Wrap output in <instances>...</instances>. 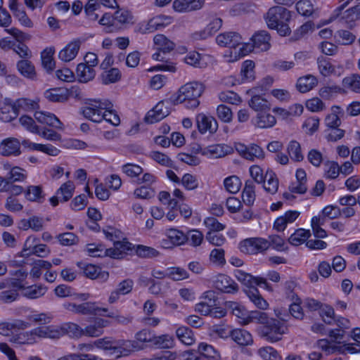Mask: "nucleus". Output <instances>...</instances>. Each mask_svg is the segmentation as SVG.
<instances>
[{
	"label": "nucleus",
	"instance_id": "nucleus-1",
	"mask_svg": "<svg viewBox=\"0 0 360 360\" xmlns=\"http://www.w3.org/2000/svg\"><path fill=\"white\" fill-rule=\"evenodd\" d=\"M112 107V103L108 100H94L82 108V113L92 122H100L105 120L113 126H118L120 118Z\"/></svg>",
	"mask_w": 360,
	"mask_h": 360
},
{
	"label": "nucleus",
	"instance_id": "nucleus-2",
	"mask_svg": "<svg viewBox=\"0 0 360 360\" xmlns=\"http://www.w3.org/2000/svg\"><path fill=\"white\" fill-rule=\"evenodd\" d=\"M252 317L260 324L257 330L259 335L269 342H276L282 339L287 327L281 321L270 318L267 314L260 311L253 312Z\"/></svg>",
	"mask_w": 360,
	"mask_h": 360
},
{
	"label": "nucleus",
	"instance_id": "nucleus-3",
	"mask_svg": "<svg viewBox=\"0 0 360 360\" xmlns=\"http://www.w3.org/2000/svg\"><path fill=\"white\" fill-rule=\"evenodd\" d=\"M205 90L202 83L191 82L182 86L178 91L174 103H182L188 109H195L200 105L199 98Z\"/></svg>",
	"mask_w": 360,
	"mask_h": 360
},
{
	"label": "nucleus",
	"instance_id": "nucleus-4",
	"mask_svg": "<svg viewBox=\"0 0 360 360\" xmlns=\"http://www.w3.org/2000/svg\"><path fill=\"white\" fill-rule=\"evenodd\" d=\"M153 41L156 46L157 51L153 54L152 58L155 60L166 62V63L155 65L153 69L155 70L174 72L176 70V66L173 63L166 60L165 55L174 49L175 44L163 34L155 35Z\"/></svg>",
	"mask_w": 360,
	"mask_h": 360
},
{
	"label": "nucleus",
	"instance_id": "nucleus-5",
	"mask_svg": "<svg viewBox=\"0 0 360 360\" xmlns=\"http://www.w3.org/2000/svg\"><path fill=\"white\" fill-rule=\"evenodd\" d=\"M342 2L333 10L328 20L323 22H354L360 20V4L347 8L350 2L349 1Z\"/></svg>",
	"mask_w": 360,
	"mask_h": 360
},
{
	"label": "nucleus",
	"instance_id": "nucleus-6",
	"mask_svg": "<svg viewBox=\"0 0 360 360\" xmlns=\"http://www.w3.org/2000/svg\"><path fill=\"white\" fill-rule=\"evenodd\" d=\"M270 35L266 31L257 32L250 39L251 43L243 44L240 53L244 56L254 50L266 51L270 49Z\"/></svg>",
	"mask_w": 360,
	"mask_h": 360
},
{
	"label": "nucleus",
	"instance_id": "nucleus-7",
	"mask_svg": "<svg viewBox=\"0 0 360 360\" xmlns=\"http://www.w3.org/2000/svg\"><path fill=\"white\" fill-rule=\"evenodd\" d=\"M10 24H0V26L6 27L5 32L11 34L16 39L18 42L13 47V51L17 53L22 60L30 59L32 56V53L29 47L23 43L24 41L29 40L30 37L21 32L16 28L7 29Z\"/></svg>",
	"mask_w": 360,
	"mask_h": 360
},
{
	"label": "nucleus",
	"instance_id": "nucleus-8",
	"mask_svg": "<svg viewBox=\"0 0 360 360\" xmlns=\"http://www.w3.org/2000/svg\"><path fill=\"white\" fill-rule=\"evenodd\" d=\"M238 247L243 253L256 255L266 250L270 247V243L263 238H250L240 241Z\"/></svg>",
	"mask_w": 360,
	"mask_h": 360
},
{
	"label": "nucleus",
	"instance_id": "nucleus-9",
	"mask_svg": "<svg viewBox=\"0 0 360 360\" xmlns=\"http://www.w3.org/2000/svg\"><path fill=\"white\" fill-rule=\"evenodd\" d=\"M65 308L70 311L83 315H105L108 312V308H103L98 306L96 302H86L79 304L68 303L64 304Z\"/></svg>",
	"mask_w": 360,
	"mask_h": 360
},
{
	"label": "nucleus",
	"instance_id": "nucleus-10",
	"mask_svg": "<svg viewBox=\"0 0 360 360\" xmlns=\"http://www.w3.org/2000/svg\"><path fill=\"white\" fill-rule=\"evenodd\" d=\"M143 348V346H140L135 340L114 339L112 354L117 357L128 356L131 352Z\"/></svg>",
	"mask_w": 360,
	"mask_h": 360
},
{
	"label": "nucleus",
	"instance_id": "nucleus-11",
	"mask_svg": "<svg viewBox=\"0 0 360 360\" xmlns=\"http://www.w3.org/2000/svg\"><path fill=\"white\" fill-rule=\"evenodd\" d=\"M266 22H288L292 18V12L281 6L271 7L264 14Z\"/></svg>",
	"mask_w": 360,
	"mask_h": 360
},
{
	"label": "nucleus",
	"instance_id": "nucleus-12",
	"mask_svg": "<svg viewBox=\"0 0 360 360\" xmlns=\"http://www.w3.org/2000/svg\"><path fill=\"white\" fill-rule=\"evenodd\" d=\"M214 287L224 293L235 294L238 290V284L228 275L219 274L214 277Z\"/></svg>",
	"mask_w": 360,
	"mask_h": 360
},
{
	"label": "nucleus",
	"instance_id": "nucleus-13",
	"mask_svg": "<svg viewBox=\"0 0 360 360\" xmlns=\"http://www.w3.org/2000/svg\"><path fill=\"white\" fill-rule=\"evenodd\" d=\"M19 115L15 102L11 98H6L0 103V120L4 122H9L15 120Z\"/></svg>",
	"mask_w": 360,
	"mask_h": 360
},
{
	"label": "nucleus",
	"instance_id": "nucleus-14",
	"mask_svg": "<svg viewBox=\"0 0 360 360\" xmlns=\"http://www.w3.org/2000/svg\"><path fill=\"white\" fill-rule=\"evenodd\" d=\"M196 122L198 129L201 134H205L207 131L214 134L218 129V122L216 119L204 113L197 115Z\"/></svg>",
	"mask_w": 360,
	"mask_h": 360
},
{
	"label": "nucleus",
	"instance_id": "nucleus-15",
	"mask_svg": "<svg viewBox=\"0 0 360 360\" xmlns=\"http://www.w3.org/2000/svg\"><path fill=\"white\" fill-rule=\"evenodd\" d=\"M169 114V108L165 102H159L153 110L148 112L144 120L146 123L153 124L160 122Z\"/></svg>",
	"mask_w": 360,
	"mask_h": 360
},
{
	"label": "nucleus",
	"instance_id": "nucleus-16",
	"mask_svg": "<svg viewBox=\"0 0 360 360\" xmlns=\"http://www.w3.org/2000/svg\"><path fill=\"white\" fill-rule=\"evenodd\" d=\"M134 283L133 280L130 278H126L120 282L117 288L113 290L108 297V302L110 304H114L117 302L121 295H125L130 293L134 287Z\"/></svg>",
	"mask_w": 360,
	"mask_h": 360
},
{
	"label": "nucleus",
	"instance_id": "nucleus-17",
	"mask_svg": "<svg viewBox=\"0 0 360 360\" xmlns=\"http://www.w3.org/2000/svg\"><path fill=\"white\" fill-rule=\"evenodd\" d=\"M233 151L232 147L226 144H214L202 148L201 153L210 158H220L231 154Z\"/></svg>",
	"mask_w": 360,
	"mask_h": 360
},
{
	"label": "nucleus",
	"instance_id": "nucleus-18",
	"mask_svg": "<svg viewBox=\"0 0 360 360\" xmlns=\"http://www.w3.org/2000/svg\"><path fill=\"white\" fill-rule=\"evenodd\" d=\"M20 153V142L18 139L7 138L0 143V154L3 156H18Z\"/></svg>",
	"mask_w": 360,
	"mask_h": 360
},
{
	"label": "nucleus",
	"instance_id": "nucleus-19",
	"mask_svg": "<svg viewBox=\"0 0 360 360\" xmlns=\"http://www.w3.org/2000/svg\"><path fill=\"white\" fill-rule=\"evenodd\" d=\"M205 0H174L172 7L176 12L188 13L200 9Z\"/></svg>",
	"mask_w": 360,
	"mask_h": 360
},
{
	"label": "nucleus",
	"instance_id": "nucleus-20",
	"mask_svg": "<svg viewBox=\"0 0 360 360\" xmlns=\"http://www.w3.org/2000/svg\"><path fill=\"white\" fill-rule=\"evenodd\" d=\"M34 118L38 122L49 127H52L56 129H63V123L54 114L51 112L37 111L34 113Z\"/></svg>",
	"mask_w": 360,
	"mask_h": 360
},
{
	"label": "nucleus",
	"instance_id": "nucleus-21",
	"mask_svg": "<svg viewBox=\"0 0 360 360\" xmlns=\"http://www.w3.org/2000/svg\"><path fill=\"white\" fill-rule=\"evenodd\" d=\"M241 36L235 32H227L217 35L216 41L221 46L236 48L242 44Z\"/></svg>",
	"mask_w": 360,
	"mask_h": 360
},
{
	"label": "nucleus",
	"instance_id": "nucleus-22",
	"mask_svg": "<svg viewBox=\"0 0 360 360\" xmlns=\"http://www.w3.org/2000/svg\"><path fill=\"white\" fill-rule=\"evenodd\" d=\"M82 41L75 39L68 44L58 53V58L64 62L72 60L77 55L80 49Z\"/></svg>",
	"mask_w": 360,
	"mask_h": 360
},
{
	"label": "nucleus",
	"instance_id": "nucleus-23",
	"mask_svg": "<svg viewBox=\"0 0 360 360\" xmlns=\"http://www.w3.org/2000/svg\"><path fill=\"white\" fill-rule=\"evenodd\" d=\"M114 248H108L110 252V257L114 259L123 258L125 255H128L129 252L132 251V244L128 242L126 238L121 239L115 242Z\"/></svg>",
	"mask_w": 360,
	"mask_h": 360
},
{
	"label": "nucleus",
	"instance_id": "nucleus-24",
	"mask_svg": "<svg viewBox=\"0 0 360 360\" xmlns=\"http://www.w3.org/2000/svg\"><path fill=\"white\" fill-rule=\"evenodd\" d=\"M231 339L240 346H248L253 344L252 334L242 328H235L231 330Z\"/></svg>",
	"mask_w": 360,
	"mask_h": 360
},
{
	"label": "nucleus",
	"instance_id": "nucleus-25",
	"mask_svg": "<svg viewBox=\"0 0 360 360\" xmlns=\"http://www.w3.org/2000/svg\"><path fill=\"white\" fill-rule=\"evenodd\" d=\"M108 321L98 318L93 324H90L83 329V335L89 337H98L103 333V328L108 325Z\"/></svg>",
	"mask_w": 360,
	"mask_h": 360
},
{
	"label": "nucleus",
	"instance_id": "nucleus-26",
	"mask_svg": "<svg viewBox=\"0 0 360 360\" xmlns=\"http://www.w3.org/2000/svg\"><path fill=\"white\" fill-rule=\"evenodd\" d=\"M252 122L258 128H271L276 124V119L274 115L267 112H261L257 113Z\"/></svg>",
	"mask_w": 360,
	"mask_h": 360
},
{
	"label": "nucleus",
	"instance_id": "nucleus-27",
	"mask_svg": "<svg viewBox=\"0 0 360 360\" xmlns=\"http://www.w3.org/2000/svg\"><path fill=\"white\" fill-rule=\"evenodd\" d=\"M25 198L30 202L42 203L45 200V193L41 186H29L24 191Z\"/></svg>",
	"mask_w": 360,
	"mask_h": 360
},
{
	"label": "nucleus",
	"instance_id": "nucleus-28",
	"mask_svg": "<svg viewBox=\"0 0 360 360\" xmlns=\"http://www.w3.org/2000/svg\"><path fill=\"white\" fill-rule=\"evenodd\" d=\"M198 352L204 359L207 360H221L219 352L212 345L206 342H200L198 346Z\"/></svg>",
	"mask_w": 360,
	"mask_h": 360
},
{
	"label": "nucleus",
	"instance_id": "nucleus-29",
	"mask_svg": "<svg viewBox=\"0 0 360 360\" xmlns=\"http://www.w3.org/2000/svg\"><path fill=\"white\" fill-rule=\"evenodd\" d=\"M174 346V338L169 334L155 335L153 338L151 348L170 349Z\"/></svg>",
	"mask_w": 360,
	"mask_h": 360
},
{
	"label": "nucleus",
	"instance_id": "nucleus-30",
	"mask_svg": "<svg viewBox=\"0 0 360 360\" xmlns=\"http://www.w3.org/2000/svg\"><path fill=\"white\" fill-rule=\"evenodd\" d=\"M248 104L252 110L258 112H268L271 109L269 101L260 95L252 96Z\"/></svg>",
	"mask_w": 360,
	"mask_h": 360
},
{
	"label": "nucleus",
	"instance_id": "nucleus-31",
	"mask_svg": "<svg viewBox=\"0 0 360 360\" xmlns=\"http://www.w3.org/2000/svg\"><path fill=\"white\" fill-rule=\"evenodd\" d=\"M76 73L80 82L86 83L95 77V70L91 65L79 63L77 66Z\"/></svg>",
	"mask_w": 360,
	"mask_h": 360
},
{
	"label": "nucleus",
	"instance_id": "nucleus-32",
	"mask_svg": "<svg viewBox=\"0 0 360 360\" xmlns=\"http://www.w3.org/2000/svg\"><path fill=\"white\" fill-rule=\"evenodd\" d=\"M17 68L20 74L25 77L34 79L37 77L34 65L30 59L19 60L17 63Z\"/></svg>",
	"mask_w": 360,
	"mask_h": 360
},
{
	"label": "nucleus",
	"instance_id": "nucleus-33",
	"mask_svg": "<svg viewBox=\"0 0 360 360\" xmlns=\"http://www.w3.org/2000/svg\"><path fill=\"white\" fill-rule=\"evenodd\" d=\"M318 83L316 78L311 75L300 77L296 86L301 93H307L311 90Z\"/></svg>",
	"mask_w": 360,
	"mask_h": 360
},
{
	"label": "nucleus",
	"instance_id": "nucleus-34",
	"mask_svg": "<svg viewBox=\"0 0 360 360\" xmlns=\"http://www.w3.org/2000/svg\"><path fill=\"white\" fill-rule=\"evenodd\" d=\"M254 182L251 180L246 181L242 193V199L243 202L248 206H252L255 202L256 198Z\"/></svg>",
	"mask_w": 360,
	"mask_h": 360
},
{
	"label": "nucleus",
	"instance_id": "nucleus-35",
	"mask_svg": "<svg viewBox=\"0 0 360 360\" xmlns=\"http://www.w3.org/2000/svg\"><path fill=\"white\" fill-rule=\"evenodd\" d=\"M245 293L257 308L262 310L267 309L269 304L259 294L257 288L247 289L245 290Z\"/></svg>",
	"mask_w": 360,
	"mask_h": 360
},
{
	"label": "nucleus",
	"instance_id": "nucleus-36",
	"mask_svg": "<svg viewBox=\"0 0 360 360\" xmlns=\"http://www.w3.org/2000/svg\"><path fill=\"white\" fill-rule=\"evenodd\" d=\"M176 335L186 345H192L195 342L193 330L186 326L179 327L176 330Z\"/></svg>",
	"mask_w": 360,
	"mask_h": 360
},
{
	"label": "nucleus",
	"instance_id": "nucleus-37",
	"mask_svg": "<svg viewBox=\"0 0 360 360\" xmlns=\"http://www.w3.org/2000/svg\"><path fill=\"white\" fill-rule=\"evenodd\" d=\"M121 72L118 68H112L110 69L105 70L101 75L102 84L105 85L117 82L121 79Z\"/></svg>",
	"mask_w": 360,
	"mask_h": 360
},
{
	"label": "nucleus",
	"instance_id": "nucleus-38",
	"mask_svg": "<svg viewBox=\"0 0 360 360\" xmlns=\"http://www.w3.org/2000/svg\"><path fill=\"white\" fill-rule=\"evenodd\" d=\"M342 112L340 107L335 105L332 107V112L328 114L325 118V124L328 129L339 127L341 124V120L339 114Z\"/></svg>",
	"mask_w": 360,
	"mask_h": 360
},
{
	"label": "nucleus",
	"instance_id": "nucleus-39",
	"mask_svg": "<svg viewBox=\"0 0 360 360\" xmlns=\"http://www.w3.org/2000/svg\"><path fill=\"white\" fill-rule=\"evenodd\" d=\"M310 236L311 232L309 230L298 229L290 236L288 242L292 245L297 246L304 242L307 243Z\"/></svg>",
	"mask_w": 360,
	"mask_h": 360
},
{
	"label": "nucleus",
	"instance_id": "nucleus-40",
	"mask_svg": "<svg viewBox=\"0 0 360 360\" xmlns=\"http://www.w3.org/2000/svg\"><path fill=\"white\" fill-rule=\"evenodd\" d=\"M264 188L271 194H275L278 189V179L272 171L267 172L264 178Z\"/></svg>",
	"mask_w": 360,
	"mask_h": 360
},
{
	"label": "nucleus",
	"instance_id": "nucleus-41",
	"mask_svg": "<svg viewBox=\"0 0 360 360\" xmlns=\"http://www.w3.org/2000/svg\"><path fill=\"white\" fill-rule=\"evenodd\" d=\"M53 54L54 49L53 48H46L41 53L42 66L48 72L53 71L55 68Z\"/></svg>",
	"mask_w": 360,
	"mask_h": 360
},
{
	"label": "nucleus",
	"instance_id": "nucleus-42",
	"mask_svg": "<svg viewBox=\"0 0 360 360\" xmlns=\"http://www.w3.org/2000/svg\"><path fill=\"white\" fill-rule=\"evenodd\" d=\"M65 92V88H55L45 91L44 95L51 102L63 103L66 101Z\"/></svg>",
	"mask_w": 360,
	"mask_h": 360
},
{
	"label": "nucleus",
	"instance_id": "nucleus-43",
	"mask_svg": "<svg viewBox=\"0 0 360 360\" xmlns=\"http://www.w3.org/2000/svg\"><path fill=\"white\" fill-rule=\"evenodd\" d=\"M317 64L320 73L324 77L329 76L335 72V68L328 58L319 56L317 58Z\"/></svg>",
	"mask_w": 360,
	"mask_h": 360
},
{
	"label": "nucleus",
	"instance_id": "nucleus-44",
	"mask_svg": "<svg viewBox=\"0 0 360 360\" xmlns=\"http://www.w3.org/2000/svg\"><path fill=\"white\" fill-rule=\"evenodd\" d=\"M234 276L237 280L240 282L243 285L246 286L248 289L250 288H256L255 282L257 276L248 274L240 269H236L233 272Z\"/></svg>",
	"mask_w": 360,
	"mask_h": 360
},
{
	"label": "nucleus",
	"instance_id": "nucleus-45",
	"mask_svg": "<svg viewBox=\"0 0 360 360\" xmlns=\"http://www.w3.org/2000/svg\"><path fill=\"white\" fill-rule=\"evenodd\" d=\"M74 190L75 185L73 182L68 181L60 186V187L57 190L56 194L60 197V201L67 202L72 197Z\"/></svg>",
	"mask_w": 360,
	"mask_h": 360
},
{
	"label": "nucleus",
	"instance_id": "nucleus-46",
	"mask_svg": "<svg viewBox=\"0 0 360 360\" xmlns=\"http://www.w3.org/2000/svg\"><path fill=\"white\" fill-rule=\"evenodd\" d=\"M221 27V24H208L204 30L192 34V38L195 40L206 39L215 34Z\"/></svg>",
	"mask_w": 360,
	"mask_h": 360
},
{
	"label": "nucleus",
	"instance_id": "nucleus-47",
	"mask_svg": "<svg viewBox=\"0 0 360 360\" xmlns=\"http://www.w3.org/2000/svg\"><path fill=\"white\" fill-rule=\"evenodd\" d=\"M342 85L347 89L360 94V75L353 74L342 79Z\"/></svg>",
	"mask_w": 360,
	"mask_h": 360
},
{
	"label": "nucleus",
	"instance_id": "nucleus-48",
	"mask_svg": "<svg viewBox=\"0 0 360 360\" xmlns=\"http://www.w3.org/2000/svg\"><path fill=\"white\" fill-rule=\"evenodd\" d=\"M334 39L336 43L347 46L355 41L356 36L348 30H340L335 33Z\"/></svg>",
	"mask_w": 360,
	"mask_h": 360
},
{
	"label": "nucleus",
	"instance_id": "nucleus-49",
	"mask_svg": "<svg viewBox=\"0 0 360 360\" xmlns=\"http://www.w3.org/2000/svg\"><path fill=\"white\" fill-rule=\"evenodd\" d=\"M294 299L291 300L292 302L289 306V311L290 315L297 319L302 320L304 317V313L301 306L302 300L298 296L293 295Z\"/></svg>",
	"mask_w": 360,
	"mask_h": 360
},
{
	"label": "nucleus",
	"instance_id": "nucleus-50",
	"mask_svg": "<svg viewBox=\"0 0 360 360\" xmlns=\"http://www.w3.org/2000/svg\"><path fill=\"white\" fill-rule=\"evenodd\" d=\"M61 328L63 335H68L72 338H80L83 335V328L75 323H64L61 325Z\"/></svg>",
	"mask_w": 360,
	"mask_h": 360
},
{
	"label": "nucleus",
	"instance_id": "nucleus-51",
	"mask_svg": "<svg viewBox=\"0 0 360 360\" xmlns=\"http://www.w3.org/2000/svg\"><path fill=\"white\" fill-rule=\"evenodd\" d=\"M288 153L294 162H301L304 159L302 153L301 146L297 141H291L287 148Z\"/></svg>",
	"mask_w": 360,
	"mask_h": 360
},
{
	"label": "nucleus",
	"instance_id": "nucleus-52",
	"mask_svg": "<svg viewBox=\"0 0 360 360\" xmlns=\"http://www.w3.org/2000/svg\"><path fill=\"white\" fill-rule=\"evenodd\" d=\"M47 290L45 286L41 285H32L24 289L23 295L29 299H37L43 296Z\"/></svg>",
	"mask_w": 360,
	"mask_h": 360
},
{
	"label": "nucleus",
	"instance_id": "nucleus-53",
	"mask_svg": "<svg viewBox=\"0 0 360 360\" xmlns=\"http://www.w3.org/2000/svg\"><path fill=\"white\" fill-rule=\"evenodd\" d=\"M258 354L264 360H283L279 352L270 346L259 348Z\"/></svg>",
	"mask_w": 360,
	"mask_h": 360
},
{
	"label": "nucleus",
	"instance_id": "nucleus-54",
	"mask_svg": "<svg viewBox=\"0 0 360 360\" xmlns=\"http://www.w3.org/2000/svg\"><path fill=\"white\" fill-rule=\"evenodd\" d=\"M225 189L231 193H237L241 187L242 182L238 176L232 175L224 180Z\"/></svg>",
	"mask_w": 360,
	"mask_h": 360
},
{
	"label": "nucleus",
	"instance_id": "nucleus-55",
	"mask_svg": "<svg viewBox=\"0 0 360 360\" xmlns=\"http://www.w3.org/2000/svg\"><path fill=\"white\" fill-rule=\"evenodd\" d=\"M166 235L174 245H181L186 241V234L176 229H168Z\"/></svg>",
	"mask_w": 360,
	"mask_h": 360
},
{
	"label": "nucleus",
	"instance_id": "nucleus-56",
	"mask_svg": "<svg viewBox=\"0 0 360 360\" xmlns=\"http://www.w3.org/2000/svg\"><path fill=\"white\" fill-rule=\"evenodd\" d=\"M184 61L188 65L195 68H202L206 66V63L203 61V56L196 51L188 53L184 58Z\"/></svg>",
	"mask_w": 360,
	"mask_h": 360
},
{
	"label": "nucleus",
	"instance_id": "nucleus-57",
	"mask_svg": "<svg viewBox=\"0 0 360 360\" xmlns=\"http://www.w3.org/2000/svg\"><path fill=\"white\" fill-rule=\"evenodd\" d=\"M255 63L252 60H245L243 63L240 74L242 76L243 82H251L255 79Z\"/></svg>",
	"mask_w": 360,
	"mask_h": 360
},
{
	"label": "nucleus",
	"instance_id": "nucleus-58",
	"mask_svg": "<svg viewBox=\"0 0 360 360\" xmlns=\"http://www.w3.org/2000/svg\"><path fill=\"white\" fill-rule=\"evenodd\" d=\"M153 336L154 331L146 328L142 329L136 333L135 341H136L138 344L139 342L144 344L145 347H151Z\"/></svg>",
	"mask_w": 360,
	"mask_h": 360
},
{
	"label": "nucleus",
	"instance_id": "nucleus-59",
	"mask_svg": "<svg viewBox=\"0 0 360 360\" xmlns=\"http://www.w3.org/2000/svg\"><path fill=\"white\" fill-rule=\"evenodd\" d=\"M87 251L89 255L91 257H103L108 256L110 257V252L108 251V248H105V246L102 244H88L87 245Z\"/></svg>",
	"mask_w": 360,
	"mask_h": 360
},
{
	"label": "nucleus",
	"instance_id": "nucleus-60",
	"mask_svg": "<svg viewBox=\"0 0 360 360\" xmlns=\"http://www.w3.org/2000/svg\"><path fill=\"white\" fill-rule=\"evenodd\" d=\"M51 266L52 264L51 262L42 259H37L33 264V266L30 271V276L34 278H39L42 274V269L48 270Z\"/></svg>",
	"mask_w": 360,
	"mask_h": 360
},
{
	"label": "nucleus",
	"instance_id": "nucleus-61",
	"mask_svg": "<svg viewBox=\"0 0 360 360\" xmlns=\"http://www.w3.org/2000/svg\"><path fill=\"white\" fill-rule=\"evenodd\" d=\"M264 158V152L260 146L255 143L248 146L245 159L254 161L255 159Z\"/></svg>",
	"mask_w": 360,
	"mask_h": 360
},
{
	"label": "nucleus",
	"instance_id": "nucleus-62",
	"mask_svg": "<svg viewBox=\"0 0 360 360\" xmlns=\"http://www.w3.org/2000/svg\"><path fill=\"white\" fill-rule=\"evenodd\" d=\"M122 172L127 176L137 179L139 178V175L143 173V169L138 165L127 163L122 166Z\"/></svg>",
	"mask_w": 360,
	"mask_h": 360
},
{
	"label": "nucleus",
	"instance_id": "nucleus-63",
	"mask_svg": "<svg viewBox=\"0 0 360 360\" xmlns=\"http://www.w3.org/2000/svg\"><path fill=\"white\" fill-rule=\"evenodd\" d=\"M186 241L190 245L193 247L199 246L203 240V234L197 229H192L186 233Z\"/></svg>",
	"mask_w": 360,
	"mask_h": 360
},
{
	"label": "nucleus",
	"instance_id": "nucleus-64",
	"mask_svg": "<svg viewBox=\"0 0 360 360\" xmlns=\"http://www.w3.org/2000/svg\"><path fill=\"white\" fill-rule=\"evenodd\" d=\"M217 117L224 123H229L233 120L231 109L226 105L221 104L217 108Z\"/></svg>",
	"mask_w": 360,
	"mask_h": 360
}]
</instances>
